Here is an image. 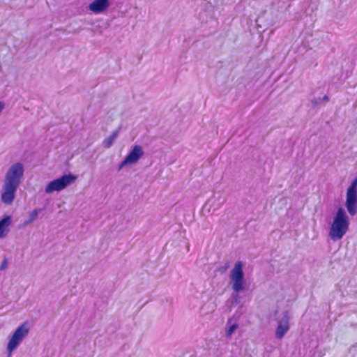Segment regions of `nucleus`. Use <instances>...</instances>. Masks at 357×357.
<instances>
[{
  "instance_id": "nucleus-1",
  "label": "nucleus",
  "mask_w": 357,
  "mask_h": 357,
  "mask_svg": "<svg viewBox=\"0 0 357 357\" xmlns=\"http://www.w3.org/2000/svg\"><path fill=\"white\" fill-rule=\"evenodd\" d=\"M24 172V166L21 162L12 165L7 171L1 197L3 204L9 205L13 203L16 191L21 183Z\"/></svg>"
},
{
  "instance_id": "nucleus-2",
  "label": "nucleus",
  "mask_w": 357,
  "mask_h": 357,
  "mask_svg": "<svg viewBox=\"0 0 357 357\" xmlns=\"http://www.w3.org/2000/svg\"><path fill=\"white\" fill-rule=\"evenodd\" d=\"M349 218L342 208H339L335 215L329 231V236L335 241L341 239L349 229Z\"/></svg>"
},
{
  "instance_id": "nucleus-3",
  "label": "nucleus",
  "mask_w": 357,
  "mask_h": 357,
  "mask_svg": "<svg viewBox=\"0 0 357 357\" xmlns=\"http://www.w3.org/2000/svg\"><path fill=\"white\" fill-rule=\"evenodd\" d=\"M243 266L242 261H236L230 273V278L233 283L232 288L235 291L231 296V303L233 304H238L240 303V298L238 294L245 289Z\"/></svg>"
},
{
  "instance_id": "nucleus-4",
  "label": "nucleus",
  "mask_w": 357,
  "mask_h": 357,
  "mask_svg": "<svg viewBox=\"0 0 357 357\" xmlns=\"http://www.w3.org/2000/svg\"><path fill=\"white\" fill-rule=\"evenodd\" d=\"M77 177L72 174H64L60 178L50 181L45 187V191L46 193L50 194L55 191H61L68 185L73 183Z\"/></svg>"
},
{
  "instance_id": "nucleus-5",
  "label": "nucleus",
  "mask_w": 357,
  "mask_h": 357,
  "mask_svg": "<svg viewBox=\"0 0 357 357\" xmlns=\"http://www.w3.org/2000/svg\"><path fill=\"white\" fill-rule=\"evenodd\" d=\"M345 206L349 214L354 216L357 213V177L351 181L347 190Z\"/></svg>"
},
{
  "instance_id": "nucleus-6",
  "label": "nucleus",
  "mask_w": 357,
  "mask_h": 357,
  "mask_svg": "<svg viewBox=\"0 0 357 357\" xmlns=\"http://www.w3.org/2000/svg\"><path fill=\"white\" fill-rule=\"evenodd\" d=\"M29 331V327L27 322L23 323L15 330L8 343L7 351L8 354H11L17 348L20 343L28 335Z\"/></svg>"
},
{
  "instance_id": "nucleus-7",
  "label": "nucleus",
  "mask_w": 357,
  "mask_h": 357,
  "mask_svg": "<svg viewBox=\"0 0 357 357\" xmlns=\"http://www.w3.org/2000/svg\"><path fill=\"white\" fill-rule=\"evenodd\" d=\"M144 154V152L139 145H135L133 146L130 153L127 155L126 158L125 163H129L130 165H132L136 163L141 157H142Z\"/></svg>"
},
{
  "instance_id": "nucleus-8",
  "label": "nucleus",
  "mask_w": 357,
  "mask_h": 357,
  "mask_svg": "<svg viewBox=\"0 0 357 357\" xmlns=\"http://www.w3.org/2000/svg\"><path fill=\"white\" fill-rule=\"evenodd\" d=\"M110 6L109 0H94L89 6V8L94 13H101Z\"/></svg>"
},
{
  "instance_id": "nucleus-9",
  "label": "nucleus",
  "mask_w": 357,
  "mask_h": 357,
  "mask_svg": "<svg viewBox=\"0 0 357 357\" xmlns=\"http://www.w3.org/2000/svg\"><path fill=\"white\" fill-rule=\"evenodd\" d=\"M121 129V128L119 126L116 130L113 131L112 134L109 137L104 139L102 142V146L104 148L109 149L113 145L114 141L119 136Z\"/></svg>"
},
{
  "instance_id": "nucleus-10",
  "label": "nucleus",
  "mask_w": 357,
  "mask_h": 357,
  "mask_svg": "<svg viewBox=\"0 0 357 357\" xmlns=\"http://www.w3.org/2000/svg\"><path fill=\"white\" fill-rule=\"evenodd\" d=\"M11 218L6 215L0 220V238L5 236L6 229L10 225Z\"/></svg>"
},
{
  "instance_id": "nucleus-11",
  "label": "nucleus",
  "mask_w": 357,
  "mask_h": 357,
  "mask_svg": "<svg viewBox=\"0 0 357 357\" xmlns=\"http://www.w3.org/2000/svg\"><path fill=\"white\" fill-rule=\"evenodd\" d=\"M231 320H229L226 324V337H230L232 334L236 331V330L238 328V324L237 323L231 324Z\"/></svg>"
},
{
  "instance_id": "nucleus-12",
  "label": "nucleus",
  "mask_w": 357,
  "mask_h": 357,
  "mask_svg": "<svg viewBox=\"0 0 357 357\" xmlns=\"http://www.w3.org/2000/svg\"><path fill=\"white\" fill-rule=\"evenodd\" d=\"M289 329V326H283L278 324L275 331L276 337L278 339L282 338Z\"/></svg>"
},
{
  "instance_id": "nucleus-13",
  "label": "nucleus",
  "mask_w": 357,
  "mask_h": 357,
  "mask_svg": "<svg viewBox=\"0 0 357 357\" xmlns=\"http://www.w3.org/2000/svg\"><path fill=\"white\" fill-rule=\"evenodd\" d=\"M289 314L287 310L282 312V317L278 321V324L283 326H289Z\"/></svg>"
},
{
  "instance_id": "nucleus-14",
  "label": "nucleus",
  "mask_w": 357,
  "mask_h": 357,
  "mask_svg": "<svg viewBox=\"0 0 357 357\" xmlns=\"http://www.w3.org/2000/svg\"><path fill=\"white\" fill-rule=\"evenodd\" d=\"M289 314L287 310L282 312V317L278 321V324L283 326H289Z\"/></svg>"
},
{
  "instance_id": "nucleus-15",
  "label": "nucleus",
  "mask_w": 357,
  "mask_h": 357,
  "mask_svg": "<svg viewBox=\"0 0 357 357\" xmlns=\"http://www.w3.org/2000/svg\"><path fill=\"white\" fill-rule=\"evenodd\" d=\"M40 209H34L29 213V219L26 220V224L31 223L33 222L38 216L39 212Z\"/></svg>"
},
{
  "instance_id": "nucleus-16",
  "label": "nucleus",
  "mask_w": 357,
  "mask_h": 357,
  "mask_svg": "<svg viewBox=\"0 0 357 357\" xmlns=\"http://www.w3.org/2000/svg\"><path fill=\"white\" fill-rule=\"evenodd\" d=\"M321 98H314L312 100V106L314 107H315L316 106H317L318 105L321 104Z\"/></svg>"
},
{
  "instance_id": "nucleus-17",
  "label": "nucleus",
  "mask_w": 357,
  "mask_h": 357,
  "mask_svg": "<svg viewBox=\"0 0 357 357\" xmlns=\"http://www.w3.org/2000/svg\"><path fill=\"white\" fill-rule=\"evenodd\" d=\"M8 266V260L7 259H4L0 266V270L4 271Z\"/></svg>"
},
{
  "instance_id": "nucleus-18",
  "label": "nucleus",
  "mask_w": 357,
  "mask_h": 357,
  "mask_svg": "<svg viewBox=\"0 0 357 357\" xmlns=\"http://www.w3.org/2000/svg\"><path fill=\"white\" fill-rule=\"evenodd\" d=\"M229 267V262H226L225 266L219 269L221 273H225Z\"/></svg>"
},
{
  "instance_id": "nucleus-19",
  "label": "nucleus",
  "mask_w": 357,
  "mask_h": 357,
  "mask_svg": "<svg viewBox=\"0 0 357 357\" xmlns=\"http://www.w3.org/2000/svg\"><path fill=\"white\" fill-rule=\"evenodd\" d=\"M126 158L121 162V164L118 167V171H120L123 167L130 165L129 163H125Z\"/></svg>"
},
{
  "instance_id": "nucleus-20",
  "label": "nucleus",
  "mask_w": 357,
  "mask_h": 357,
  "mask_svg": "<svg viewBox=\"0 0 357 357\" xmlns=\"http://www.w3.org/2000/svg\"><path fill=\"white\" fill-rule=\"evenodd\" d=\"M329 100V98L327 95H325L322 98H321V101L322 102H328Z\"/></svg>"
},
{
  "instance_id": "nucleus-21",
  "label": "nucleus",
  "mask_w": 357,
  "mask_h": 357,
  "mask_svg": "<svg viewBox=\"0 0 357 357\" xmlns=\"http://www.w3.org/2000/svg\"><path fill=\"white\" fill-rule=\"evenodd\" d=\"M3 109V105L0 102V112H1V110Z\"/></svg>"
}]
</instances>
